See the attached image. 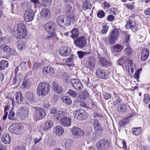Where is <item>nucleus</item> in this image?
<instances>
[{"mask_svg": "<svg viewBox=\"0 0 150 150\" xmlns=\"http://www.w3.org/2000/svg\"><path fill=\"white\" fill-rule=\"evenodd\" d=\"M50 87L48 83L45 82L40 83L38 86L37 93L39 96H44L50 91Z\"/></svg>", "mask_w": 150, "mask_h": 150, "instance_id": "f257e3e1", "label": "nucleus"}, {"mask_svg": "<svg viewBox=\"0 0 150 150\" xmlns=\"http://www.w3.org/2000/svg\"><path fill=\"white\" fill-rule=\"evenodd\" d=\"M15 32L16 33V37L18 38H23L25 37L26 36L27 33L26 25L22 23L19 24L17 26L16 31H15Z\"/></svg>", "mask_w": 150, "mask_h": 150, "instance_id": "f03ea898", "label": "nucleus"}, {"mask_svg": "<svg viewBox=\"0 0 150 150\" xmlns=\"http://www.w3.org/2000/svg\"><path fill=\"white\" fill-rule=\"evenodd\" d=\"M56 26V24L53 22L50 21L44 25V28L50 35L47 37V38L50 39L55 35L54 32Z\"/></svg>", "mask_w": 150, "mask_h": 150, "instance_id": "7ed1b4c3", "label": "nucleus"}, {"mask_svg": "<svg viewBox=\"0 0 150 150\" xmlns=\"http://www.w3.org/2000/svg\"><path fill=\"white\" fill-rule=\"evenodd\" d=\"M35 111L33 114V117L35 121H38L45 117L46 115V111L42 108H37L33 107Z\"/></svg>", "mask_w": 150, "mask_h": 150, "instance_id": "20e7f679", "label": "nucleus"}, {"mask_svg": "<svg viewBox=\"0 0 150 150\" xmlns=\"http://www.w3.org/2000/svg\"><path fill=\"white\" fill-rule=\"evenodd\" d=\"M29 110L27 107H21L18 109L17 114L19 118L22 120H24L28 117Z\"/></svg>", "mask_w": 150, "mask_h": 150, "instance_id": "39448f33", "label": "nucleus"}, {"mask_svg": "<svg viewBox=\"0 0 150 150\" xmlns=\"http://www.w3.org/2000/svg\"><path fill=\"white\" fill-rule=\"evenodd\" d=\"M109 145L110 143L108 140L103 139L97 142L96 147L98 150H107Z\"/></svg>", "mask_w": 150, "mask_h": 150, "instance_id": "423d86ee", "label": "nucleus"}, {"mask_svg": "<svg viewBox=\"0 0 150 150\" xmlns=\"http://www.w3.org/2000/svg\"><path fill=\"white\" fill-rule=\"evenodd\" d=\"M74 43L78 47L81 48H83L86 45V38L84 36L80 37L74 40Z\"/></svg>", "mask_w": 150, "mask_h": 150, "instance_id": "0eeeda50", "label": "nucleus"}, {"mask_svg": "<svg viewBox=\"0 0 150 150\" xmlns=\"http://www.w3.org/2000/svg\"><path fill=\"white\" fill-rule=\"evenodd\" d=\"M34 16L33 11L31 9H28L25 12L24 18L26 22H28L33 20Z\"/></svg>", "mask_w": 150, "mask_h": 150, "instance_id": "6e6552de", "label": "nucleus"}, {"mask_svg": "<svg viewBox=\"0 0 150 150\" xmlns=\"http://www.w3.org/2000/svg\"><path fill=\"white\" fill-rule=\"evenodd\" d=\"M70 83L71 85L75 89L81 91L82 89L83 86L78 79H72L70 81Z\"/></svg>", "mask_w": 150, "mask_h": 150, "instance_id": "1a4fd4ad", "label": "nucleus"}, {"mask_svg": "<svg viewBox=\"0 0 150 150\" xmlns=\"http://www.w3.org/2000/svg\"><path fill=\"white\" fill-rule=\"evenodd\" d=\"M86 113L82 109H80L75 111L74 112V115L75 117L80 120L84 119L86 115Z\"/></svg>", "mask_w": 150, "mask_h": 150, "instance_id": "9d476101", "label": "nucleus"}, {"mask_svg": "<svg viewBox=\"0 0 150 150\" xmlns=\"http://www.w3.org/2000/svg\"><path fill=\"white\" fill-rule=\"evenodd\" d=\"M14 99L12 100V104L15 103H19L22 102L23 99V97L22 93L20 91L17 92L13 96Z\"/></svg>", "mask_w": 150, "mask_h": 150, "instance_id": "9b49d317", "label": "nucleus"}, {"mask_svg": "<svg viewBox=\"0 0 150 150\" xmlns=\"http://www.w3.org/2000/svg\"><path fill=\"white\" fill-rule=\"evenodd\" d=\"M71 132L73 134L78 137L82 136L84 134L82 130L76 126L73 127L71 128Z\"/></svg>", "mask_w": 150, "mask_h": 150, "instance_id": "f8f14e48", "label": "nucleus"}, {"mask_svg": "<svg viewBox=\"0 0 150 150\" xmlns=\"http://www.w3.org/2000/svg\"><path fill=\"white\" fill-rule=\"evenodd\" d=\"M99 64L101 66L109 67L112 65V63L104 57H101L99 60Z\"/></svg>", "mask_w": 150, "mask_h": 150, "instance_id": "ddd939ff", "label": "nucleus"}, {"mask_svg": "<svg viewBox=\"0 0 150 150\" xmlns=\"http://www.w3.org/2000/svg\"><path fill=\"white\" fill-rule=\"evenodd\" d=\"M71 52V49L70 47H64L61 48L59 51L60 54L64 57H67L69 55Z\"/></svg>", "mask_w": 150, "mask_h": 150, "instance_id": "4468645a", "label": "nucleus"}, {"mask_svg": "<svg viewBox=\"0 0 150 150\" xmlns=\"http://www.w3.org/2000/svg\"><path fill=\"white\" fill-rule=\"evenodd\" d=\"M60 122L63 126L69 127L71 126V119L65 116L63 119L60 120Z\"/></svg>", "mask_w": 150, "mask_h": 150, "instance_id": "2eb2a0df", "label": "nucleus"}, {"mask_svg": "<svg viewBox=\"0 0 150 150\" xmlns=\"http://www.w3.org/2000/svg\"><path fill=\"white\" fill-rule=\"evenodd\" d=\"M93 125L96 132L97 133H99V134H100V133L102 132V129L99 122L98 120L95 119L94 120Z\"/></svg>", "mask_w": 150, "mask_h": 150, "instance_id": "dca6fc26", "label": "nucleus"}, {"mask_svg": "<svg viewBox=\"0 0 150 150\" xmlns=\"http://www.w3.org/2000/svg\"><path fill=\"white\" fill-rule=\"evenodd\" d=\"M96 74L98 77L100 79H106L107 77L106 76V74L104 71L101 69H98L96 72Z\"/></svg>", "mask_w": 150, "mask_h": 150, "instance_id": "f3484780", "label": "nucleus"}, {"mask_svg": "<svg viewBox=\"0 0 150 150\" xmlns=\"http://www.w3.org/2000/svg\"><path fill=\"white\" fill-rule=\"evenodd\" d=\"M50 9L48 8H43L40 12V15L41 16L45 19L48 18L50 16Z\"/></svg>", "mask_w": 150, "mask_h": 150, "instance_id": "a211bd4d", "label": "nucleus"}, {"mask_svg": "<svg viewBox=\"0 0 150 150\" xmlns=\"http://www.w3.org/2000/svg\"><path fill=\"white\" fill-rule=\"evenodd\" d=\"M65 114L66 113L64 111L59 110L57 114L54 116V119L56 120H61L65 116Z\"/></svg>", "mask_w": 150, "mask_h": 150, "instance_id": "6ab92c4d", "label": "nucleus"}, {"mask_svg": "<svg viewBox=\"0 0 150 150\" xmlns=\"http://www.w3.org/2000/svg\"><path fill=\"white\" fill-rule=\"evenodd\" d=\"M11 137L7 133L4 134L2 136L1 140L2 142L5 144H8L11 142Z\"/></svg>", "mask_w": 150, "mask_h": 150, "instance_id": "aec40b11", "label": "nucleus"}, {"mask_svg": "<svg viewBox=\"0 0 150 150\" xmlns=\"http://www.w3.org/2000/svg\"><path fill=\"white\" fill-rule=\"evenodd\" d=\"M88 67L91 70L93 69L95 66L96 59L95 58L91 57L88 62Z\"/></svg>", "mask_w": 150, "mask_h": 150, "instance_id": "412c9836", "label": "nucleus"}, {"mask_svg": "<svg viewBox=\"0 0 150 150\" xmlns=\"http://www.w3.org/2000/svg\"><path fill=\"white\" fill-rule=\"evenodd\" d=\"M53 88L54 91L58 93H61L63 92V89L61 86L56 84L54 82L52 83Z\"/></svg>", "mask_w": 150, "mask_h": 150, "instance_id": "4be33fe9", "label": "nucleus"}, {"mask_svg": "<svg viewBox=\"0 0 150 150\" xmlns=\"http://www.w3.org/2000/svg\"><path fill=\"white\" fill-rule=\"evenodd\" d=\"M62 100L64 103L68 105H70L72 103L71 98L68 96H63L62 98Z\"/></svg>", "mask_w": 150, "mask_h": 150, "instance_id": "5701e85b", "label": "nucleus"}, {"mask_svg": "<svg viewBox=\"0 0 150 150\" xmlns=\"http://www.w3.org/2000/svg\"><path fill=\"white\" fill-rule=\"evenodd\" d=\"M55 130V133L59 136L62 135L64 132V128L61 126H57L54 128Z\"/></svg>", "mask_w": 150, "mask_h": 150, "instance_id": "b1692460", "label": "nucleus"}, {"mask_svg": "<svg viewBox=\"0 0 150 150\" xmlns=\"http://www.w3.org/2000/svg\"><path fill=\"white\" fill-rule=\"evenodd\" d=\"M26 96L27 99L31 103H34L35 100L34 97L33 93L30 92H28L26 94Z\"/></svg>", "mask_w": 150, "mask_h": 150, "instance_id": "393cba45", "label": "nucleus"}, {"mask_svg": "<svg viewBox=\"0 0 150 150\" xmlns=\"http://www.w3.org/2000/svg\"><path fill=\"white\" fill-rule=\"evenodd\" d=\"M149 55V51L148 49L146 48L143 51L142 54L141 55V59L143 61H145L148 58Z\"/></svg>", "mask_w": 150, "mask_h": 150, "instance_id": "a878e982", "label": "nucleus"}, {"mask_svg": "<svg viewBox=\"0 0 150 150\" xmlns=\"http://www.w3.org/2000/svg\"><path fill=\"white\" fill-rule=\"evenodd\" d=\"M65 15H62L58 16L57 18L56 21L57 23L59 25L63 27V22L64 21V18Z\"/></svg>", "mask_w": 150, "mask_h": 150, "instance_id": "bb28decb", "label": "nucleus"}, {"mask_svg": "<svg viewBox=\"0 0 150 150\" xmlns=\"http://www.w3.org/2000/svg\"><path fill=\"white\" fill-rule=\"evenodd\" d=\"M71 34V37L73 39L77 38L79 36L78 30L77 28L73 29L70 33Z\"/></svg>", "mask_w": 150, "mask_h": 150, "instance_id": "cd10ccee", "label": "nucleus"}, {"mask_svg": "<svg viewBox=\"0 0 150 150\" xmlns=\"http://www.w3.org/2000/svg\"><path fill=\"white\" fill-rule=\"evenodd\" d=\"M17 47L19 50L23 49L25 47V43L23 41L18 40L17 42Z\"/></svg>", "mask_w": 150, "mask_h": 150, "instance_id": "c85d7f7f", "label": "nucleus"}, {"mask_svg": "<svg viewBox=\"0 0 150 150\" xmlns=\"http://www.w3.org/2000/svg\"><path fill=\"white\" fill-rule=\"evenodd\" d=\"M113 51L115 52H119L123 49V47L119 44H116L113 46Z\"/></svg>", "mask_w": 150, "mask_h": 150, "instance_id": "c756f323", "label": "nucleus"}, {"mask_svg": "<svg viewBox=\"0 0 150 150\" xmlns=\"http://www.w3.org/2000/svg\"><path fill=\"white\" fill-rule=\"evenodd\" d=\"M8 65V61L6 60H2L0 63V69L4 70L7 67Z\"/></svg>", "mask_w": 150, "mask_h": 150, "instance_id": "7c9ffc66", "label": "nucleus"}, {"mask_svg": "<svg viewBox=\"0 0 150 150\" xmlns=\"http://www.w3.org/2000/svg\"><path fill=\"white\" fill-rule=\"evenodd\" d=\"M53 122L51 120L47 121L45 124L44 127L45 131H47L51 128Z\"/></svg>", "mask_w": 150, "mask_h": 150, "instance_id": "2f4dec72", "label": "nucleus"}, {"mask_svg": "<svg viewBox=\"0 0 150 150\" xmlns=\"http://www.w3.org/2000/svg\"><path fill=\"white\" fill-rule=\"evenodd\" d=\"M142 128L141 127L133 128L132 129L133 134L136 135H138L141 132Z\"/></svg>", "mask_w": 150, "mask_h": 150, "instance_id": "473e14b6", "label": "nucleus"}, {"mask_svg": "<svg viewBox=\"0 0 150 150\" xmlns=\"http://www.w3.org/2000/svg\"><path fill=\"white\" fill-rule=\"evenodd\" d=\"M109 35L118 38L119 35V31L117 29L114 28Z\"/></svg>", "mask_w": 150, "mask_h": 150, "instance_id": "72a5a7b5", "label": "nucleus"}, {"mask_svg": "<svg viewBox=\"0 0 150 150\" xmlns=\"http://www.w3.org/2000/svg\"><path fill=\"white\" fill-rule=\"evenodd\" d=\"M83 8L84 10L91 8V4L90 1L88 0H86L83 4Z\"/></svg>", "mask_w": 150, "mask_h": 150, "instance_id": "f704fd0d", "label": "nucleus"}, {"mask_svg": "<svg viewBox=\"0 0 150 150\" xmlns=\"http://www.w3.org/2000/svg\"><path fill=\"white\" fill-rule=\"evenodd\" d=\"M8 118L9 120H14L16 119L15 113L12 109L10 111Z\"/></svg>", "mask_w": 150, "mask_h": 150, "instance_id": "c9c22d12", "label": "nucleus"}, {"mask_svg": "<svg viewBox=\"0 0 150 150\" xmlns=\"http://www.w3.org/2000/svg\"><path fill=\"white\" fill-rule=\"evenodd\" d=\"M17 125L16 124L11 125L9 128V131L11 133L16 134Z\"/></svg>", "mask_w": 150, "mask_h": 150, "instance_id": "e433bc0d", "label": "nucleus"}, {"mask_svg": "<svg viewBox=\"0 0 150 150\" xmlns=\"http://www.w3.org/2000/svg\"><path fill=\"white\" fill-rule=\"evenodd\" d=\"M117 38L109 35L108 42L110 44H113L116 42Z\"/></svg>", "mask_w": 150, "mask_h": 150, "instance_id": "4c0bfd02", "label": "nucleus"}, {"mask_svg": "<svg viewBox=\"0 0 150 150\" xmlns=\"http://www.w3.org/2000/svg\"><path fill=\"white\" fill-rule=\"evenodd\" d=\"M64 18H65V20H64V21L63 22V23H64L63 27H64L66 26L69 25L71 23V21L69 18L65 15Z\"/></svg>", "mask_w": 150, "mask_h": 150, "instance_id": "58836bf2", "label": "nucleus"}, {"mask_svg": "<svg viewBox=\"0 0 150 150\" xmlns=\"http://www.w3.org/2000/svg\"><path fill=\"white\" fill-rule=\"evenodd\" d=\"M52 0H42L43 5L46 7H49L51 4Z\"/></svg>", "mask_w": 150, "mask_h": 150, "instance_id": "ea45409f", "label": "nucleus"}, {"mask_svg": "<svg viewBox=\"0 0 150 150\" xmlns=\"http://www.w3.org/2000/svg\"><path fill=\"white\" fill-rule=\"evenodd\" d=\"M90 53L89 52H83L81 51H78L77 52L79 57L80 59L82 58L84 55L89 54Z\"/></svg>", "mask_w": 150, "mask_h": 150, "instance_id": "a19ab883", "label": "nucleus"}, {"mask_svg": "<svg viewBox=\"0 0 150 150\" xmlns=\"http://www.w3.org/2000/svg\"><path fill=\"white\" fill-rule=\"evenodd\" d=\"M126 108V106L124 104H121L118 107V110L120 112H125Z\"/></svg>", "mask_w": 150, "mask_h": 150, "instance_id": "79ce46f5", "label": "nucleus"}, {"mask_svg": "<svg viewBox=\"0 0 150 150\" xmlns=\"http://www.w3.org/2000/svg\"><path fill=\"white\" fill-rule=\"evenodd\" d=\"M1 49L4 51L8 53L10 52L11 50L10 48L8 46H6L4 45H1L0 47Z\"/></svg>", "mask_w": 150, "mask_h": 150, "instance_id": "37998d69", "label": "nucleus"}, {"mask_svg": "<svg viewBox=\"0 0 150 150\" xmlns=\"http://www.w3.org/2000/svg\"><path fill=\"white\" fill-rule=\"evenodd\" d=\"M21 87L23 88L28 89L30 87V84L28 81L26 80H24Z\"/></svg>", "mask_w": 150, "mask_h": 150, "instance_id": "c03bdc74", "label": "nucleus"}, {"mask_svg": "<svg viewBox=\"0 0 150 150\" xmlns=\"http://www.w3.org/2000/svg\"><path fill=\"white\" fill-rule=\"evenodd\" d=\"M125 53L127 56H130L132 54V49L129 46H127L125 49Z\"/></svg>", "mask_w": 150, "mask_h": 150, "instance_id": "a18cd8bd", "label": "nucleus"}, {"mask_svg": "<svg viewBox=\"0 0 150 150\" xmlns=\"http://www.w3.org/2000/svg\"><path fill=\"white\" fill-rule=\"evenodd\" d=\"M143 100L144 102L145 103H147L150 102V98L148 94H144Z\"/></svg>", "mask_w": 150, "mask_h": 150, "instance_id": "49530a36", "label": "nucleus"}, {"mask_svg": "<svg viewBox=\"0 0 150 150\" xmlns=\"http://www.w3.org/2000/svg\"><path fill=\"white\" fill-rule=\"evenodd\" d=\"M68 94L71 97L76 98L77 96V93L74 91L69 89L68 91Z\"/></svg>", "mask_w": 150, "mask_h": 150, "instance_id": "de8ad7c7", "label": "nucleus"}, {"mask_svg": "<svg viewBox=\"0 0 150 150\" xmlns=\"http://www.w3.org/2000/svg\"><path fill=\"white\" fill-rule=\"evenodd\" d=\"M132 116H130L129 117H126V118L122 120V121L120 122V125L121 126H122L123 125L125 124L128 123L129 120L128 119L131 117Z\"/></svg>", "mask_w": 150, "mask_h": 150, "instance_id": "09e8293b", "label": "nucleus"}, {"mask_svg": "<svg viewBox=\"0 0 150 150\" xmlns=\"http://www.w3.org/2000/svg\"><path fill=\"white\" fill-rule=\"evenodd\" d=\"M108 29V27L106 25L104 24L103 25V29L102 30V32L103 33L106 34Z\"/></svg>", "mask_w": 150, "mask_h": 150, "instance_id": "8fccbe9b", "label": "nucleus"}, {"mask_svg": "<svg viewBox=\"0 0 150 150\" xmlns=\"http://www.w3.org/2000/svg\"><path fill=\"white\" fill-rule=\"evenodd\" d=\"M58 111L56 108L52 107L51 108L50 113L51 114L55 115L57 114Z\"/></svg>", "mask_w": 150, "mask_h": 150, "instance_id": "3c124183", "label": "nucleus"}, {"mask_svg": "<svg viewBox=\"0 0 150 150\" xmlns=\"http://www.w3.org/2000/svg\"><path fill=\"white\" fill-rule=\"evenodd\" d=\"M17 128L16 134H19L22 131L23 127L22 125H17Z\"/></svg>", "mask_w": 150, "mask_h": 150, "instance_id": "603ef678", "label": "nucleus"}, {"mask_svg": "<svg viewBox=\"0 0 150 150\" xmlns=\"http://www.w3.org/2000/svg\"><path fill=\"white\" fill-rule=\"evenodd\" d=\"M97 15L99 18H103L104 16L105 13L103 11H101L98 12Z\"/></svg>", "mask_w": 150, "mask_h": 150, "instance_id": "864d4df0", "label": "nucleus"}, {"mask_svg": "<svg viewBox=\"0 0 150 150\" xmlns=\"http://www.w3.org/2000/svg\"><path fill=\"white\" fill-rule=\"evenodd\" d=\"M8 110V107L6 106H5L4 110L5 114L3 117V119L4 120H5L7 118L8 113L7 112H6V111Z\"/></svg>", "mask_w": 150, "mask_h": 150, "instance_id": "5fc2aeb1", "label": "nucleus"}, {"mask_svg": "<svg viewBox=\"0 0 150 150\" xmlns=\"http://www.w3.org/2000/svg\"><path fill=\"white\" fill-rule=\"evenodd\" d=\"M49 67H44L42 69V71L43 73L44 74H47L49 73Z\"/></svg>", "mask_w": 150, "mask_h": 150, "instance_id": "6e6d98bb", "label": "nucleus"}, {"mask_svg": "<svg viewBox=\"0 0 150 150\" xmlns=\"http://www.w3.org/2000/svg\"><path fill=\"white\" fill-rule=\"evenodd\" d=\"M103 95L104 98L105 100L110 99L111 98V95L109 93H104Z\"/></svg>", "mask_w": 150, "mask_h": 150, "instance_id": "4d7b16f0", "label": "nucleus"}, {"mask_svg": "<svg viewBox=\"0 0 150 150\" xmlns=\"http://www.w3.org/2000/svg\"><path fill=\"white\" fill-rule=\"evenodd\" d=\"M132 23L131 21H129L127 22L126 23L125 25V27L127 29H129L131 28L132 26Z\"/></svg>", "mask_w": 150, "mask_h": 150, "instance_id": "13d9d810", "label": "nucleus"}, {"mask_svg": "<svg viewBox=\"0 0 150 150\" xmlns=\"http://www.w3.org/2000/svg\"><path fill=\"white\" fill-rule=\"evenodd\" d=\"M129 63L131 64H131V65H132V67H130V72L132 73L134 71V68L135 67L134 64H133L132 62V61L131 60L129 61Z\"/></svg>", "mask_w": 150, "mask_h": 150, "instance_id": "bf43d9fd", "label": "nucleus"}, {"mask_svg": "<svg viewBox=\"0 0 150 150\" xmlns=\"http://www.w3.org/2000/svg\"><path fill=\"white\" fill-rule=\"evenodd\" d=\"M129 61L126 63L125 66L126 68L127 69V70L129 73H130V67H132V65L131 64L129 63Z\"/></svg>", "mask_w": 150, "mask_h": 150, "instance_id": "052dcab7", "label": "nucleus"}, {"mask_svg": "<svg viewBox=\"0 0 150 150\" xmlns=\"http://www.w3.org/2000/svg\"><path fill=\"white\" fill-rule=\"evenodd\" d=\"M139 70L138 69L135 72L134 78L137 79H138L139 78Z\"/></svg>", "mask_w": 150, "mask_h": 150, "instance_id": "680f3d73", "label": "nucleus"}, {"mask_svg": "<svg viewBox=\"0 0 150 150\" xmlns=\"http://www.w3.org/2000/svg\"><path fill=\"white\" fill-rule=\"evenodd\" d=\"M114 17L113 15H110L108 16L107 18V20L109 21H112L114 19Z\"/></svg>", "mask_w": 150, "mask_h": 150, "instance_id": "e2e57ef3", "label": "nucleus"}, {"mask_svg": "<svg viewBox=\"0 0 150 150\" xmlns=\"http://www.w3.org/2000/svg\"><path fill=\"white\" fill-rule=\"evenodd\" d=\"M40 64L38 63H35L33 65V68L34 69H38L40 66Z\"/></svg>", "mask_w": 150, "mask_h": 150, "instance_id": "0e129e2a", "label": "nucleus"}, {"mask_svg": "<svg viewBox=\"0 0 150 150\" xmlns=\"http://www.w3.org/2000/svg\"><path fill=\"white\" fill-rule=\"evenodd\" d=\"M26 62H23L21 63V68L23 69H26L27 68V67L26 65Z\"/></svg>", "mask_w": 150, "mask_h": 150, "instance_id": "69168bd1", "label": "nucleus"}, {"mask_svg": "<svg viewBox=\"0 0 150 150\" xmlns=\"http://www.w3.org/2000/svg\"><path fill=\"white\" fill-rule=\"evenodd\" d=\"M94 117L96 118L95 119H97L98 118H101L103 117V116L100 114L96 113L94 114Z\"/></svg>", "mask_w": 150, "mask_h": 150, "instance_id": "338daca9", "label": "nucleus"}, {"mask_svg": "<svg viewBox=\"0 0 150 150\" xmlns=\"http://www.w3.org/2000/svg\"><path fill=\"white\" fill-rule=\"evenodd\" d=\"M66 10L68 12V13H70L72 10V7L70 5H67Z\"/></svg>", "mask_w": 150, "mask_h": 150, "instance_id": "774afa93", "label": "nucleus"}]
</instances>
